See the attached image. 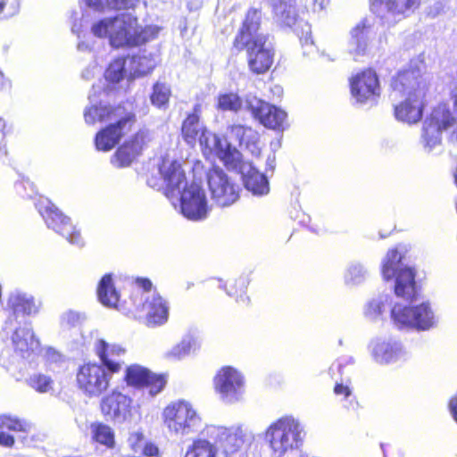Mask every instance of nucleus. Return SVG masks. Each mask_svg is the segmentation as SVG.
<instances>
[{
	"mask_svg": "<svg viewBox=\"0 0 457 457\" xmlns=\"http://www.w3.org/2000/svg\"><path fill=\"white\" fill-rule=\"evenodd\" d=\"M94 348L101 364L87 362L77 372L78 386L88 397H98L107 390L112 375L121 370L120 358L126 353L120 345H110L104 339H97Z\"/></svg>",
	"mask_w": 457,
	"mask_h": 457,
	"instance_id": "nucleus-1",
	"label": "nucleus"
},
{
	"mask_svg": "<svg viewBox=\"0 0 457 457\" xmlns=\"http://www.w3.org/2000/svg\"><path fill=\"white\" fill-rule=\"evenodd\" d=\"M390 97L397 101L404 100L395 105V116L403 122L409 124L418 122L423 112L422 99L425 96L426 82L420 70L411 69L401 71L393 79Z\"/></svg>",
	"mask_w": 457,
	"mask_h": 457,
	"instance_id": "nucleus-2",
	"label": "nucleus"
},
{
	"mask_svg": "<svg viewBox=\"0 0 457 457\" xmlns=\"http://www.w3.org/2000/svg\"><path fill=\"white\" fill-rule=\"evenodd\" d=\"M91 32L100 38L108 37L111 46L117 48L138 46L149 39L148 29H142L131 12L102 19L92 24Z\"/></svg>",
	"mask_w": 457,
	"mask_h": 457,
	"instance_id": "nucleus-3",
	"label": "nucleus"
},
{
	"mask_svg": "<svg viewBox=\"0 0 457 457\" xmlns=\"http://www.w3.org/2000/svg\"><path fill=\"white\" fill-rule=\"evenodd\" d=\"M451 100L453 103V112L447 104H440L435 107L430 116L423 124L422 143L428 151L433 150L441 144L442 134H447L451 142H457V83L451 90Z\"/></svg>",
	"mask_w": 457,
	"mask_h": 457,
	"instance_id": "nucleus-4",
	"label": "nucleus"
},
{
	"mask_svg": "<svg viewBox=\"0 0 457 457\" xmlns=\"http://www.w3.org/2000/svg\"><path fill=\"white\" fill-rule=\"evenodd\" d=\"M305 432L299 420L284 416L272 422L265 431V441L274 457H288L299 450Z\"/></svg>",
	"mask_w": 457,
	"mask_h": 457,
	"instance_id": "nucleus-5",
	"label": "nucleus"
},
{
	"mask_svg": "<svg viewBox=\"0 0 457 457\" xmlns=\"http://www.w3.org/2000/svg\"><path fill=\"white\" fill-rule=\"evenodd\" d=\"M381 274L386 281L394 282L396 296L413 300L418 295L414 270L403 262V254L397 248L387 252L382 260Z\"/></svg>",
	"mask_w": 457,
	"mask_h": 457,
	"instance_id": "nucleus-6",
	"label": "nucleus"
},
{
	"mask_svg": "<svg viewBox=\"0 0 457 457\" xmlns=\"http://www.w3.org/2000/svg\"><path fill=\"white\" fill-rule=\"evenodd\" d=\"M391 319L400 330L425 332L436 328L439 318L429 302L405 305L395 303L391 309Z\"/></svg>",
	"mask_w": 457,
	"mask_h": 457,
	"instance_id": "nucleus-7",
	"label": "nucleus"
},
{
	"mask_svg": "<svg viewBox=\"0 0 457 457\" xmlns=\"http://www.w3.org/2000/svg\"><path fill=\"white\" fill-rule=\"evenodd\" d=\"M162 420L170 434L186 437L202 432L203 420L192 403L185 400L170 403L162 411Z\"/></svg>",
	"mask_w": 457,
	"mask_h": 457,
	"instance_id": "nucleus-8",
	"label": "nucleus"
},
{
	"mask_svg": "<svg viewBox=\"0 0 457 457\" xmlns=\"http://www.w3.org/2000/svg\"><path fill=\"white\" fill-rule=\"evenodd\" d=\"M160 178L151 176L147 179L149 187L163 190L168 198H177L179 194L189 187L181 163L176 160L163 159L158 168Z\"/></svg>",
	"mask_w": 457,
	"mask_h": 457,
	"instance_id": "nucleus-9",
	"label": "nucleus"
},
{
	"mask_svg": "<svg viewBox=\"0 0 457 457\" xmlns=\"http://www.w3.org/2000/svg\"><path fill=\"white\" fill-rule=\"evenodd\" d=\"M245 36L234 39V47L238 51L245 50L250 71L255 74H263L273 63L274 49L268 36L255 37L254 40L242 41Z\"/></svg>",
	"mask_w": 457,
	"mask_h": 457,
	"instance_id": "nucleus-10",
	"label": "nucleus"
},
{
	"mask_svg": "<svg viewBox=\"0 0 457 457\" xmlns=\"http://www.w3.org/2000/svg\"><path fill=\"white\" fill-rule=\"evenodd\" d=\"M112 117L109 124L95 137V145L99 151L107 152L112 149L136 121L135 114L120 105L116 106Z\"/></svg>",
	"mask_w": 457,
	"mask_h": 457,
	"instance_id": "nucleus-11",
	"label": "nucleus"
},
{
	"mask_svg": "<svg viewBox=\"0 0 457 457\" xmlns=\"http://www.w3.org/2000/svg\"><path fill=\"white\" fill-rule=\"evenodd\" d=\"M35 205L49 228L66 238L70 244L78 247L83 246L79 231L47 198H40Z\"/></svg>",
	"mask_w": 457,
	"mask_h": 457,
	"instance_id": "nucleus-12",
	"label": "nucleus"
},
{
	"mask_svg": "<svg viewBox=\"0 0 457 457\" xmlns=\"http://www.w3.org/2000/svg\"><path fill=\"white\" fill-rule=\"evenodd\" d=\"M201 435L213 439L222 449L226 456L237 453L252 438V436L239 425L229 428L206 425L203 428Z\"/></svg>",
	"mask_w": 457,
	"mask_h": 457,
	"instance_id": "nucleus-13",
	"label": "nucleus"
},
{
	"mask_svg": "<svg viewBox=\"0 0 457 457\" xmlns=\"http://www.w3.org/2000/svg\"><path fill=\"white\" fill-rule=\"evenodd\" d=\"M137 285L142 289V310L145 312L148 326L165 323L169 317L167 302L155 291H152V282L148 278H137Z\"/></svg>",
	"mask_w": 457,
	"mask_h": 457,
	"instance_id": "nucleus-14",
	"label": "nucleus"
},
{
	"mask_svg": "<svg viewBox=\"0 0 457 457\" xmlns=\"http://www.w3.org/2000/svg\"><path fill=\"white\" fill-rule=\"evenodd\" d=\"M373 361L380 365H389L408 359L409 353L399 339L393 337L373 338L369 345Z\"/></svg>",
	"mask_w": 457,
	"mask_h": 457,
	"instance_id": "nucleus-15",
	"label": "nucleus"
},
{
	"mask_svg": "<svg viewBox=\"0 0 457 457\" xmlns=\"http://www.w3.org/2000/svg\"><path fill=\"white\" fill-rule=\"evenodd\" d=\"M215 390L220 399L228 403L240 401L245 394V378L232 367H223L214 378Z\"/></svg>",
	"mask_w": 457,
	"mask_h": 457,
	"instance_id": "nucleus-16",
	"label": "nucleus"
},
{
	"mask_svg": "<svg viewBox=\"0 0 457 457\" xmlns=\"http://www.w3.org/2000/svg\"><path fill=\"white\" fill-rule=\"evenodd\" d=\"M207 181L212 199L221 206L233 204L239 197V187L232 182L224 170L212 168L207 173Z\"/></svg>",
	"mask_w": 457,
	"mask_h": 457,
	"instance_id": "nucleus-17",
	"label": "nucleus"
},
{
	"mask_svg": "<svg viewBox=\"0 0 457 457\" xmlns=\"http://www.w3.org/2000/svg\"><path fill=\"white\" fill-rule=\"evenodd\" d=\"M181 213L188 220L198 221L206 219L207 200L202 187L192 182L179 194Z\"/></svg>",
	"mask_w": 457,
	"mask_h": 457,
	"instance_id": "nucleus-18",
	"label": "nucleus"
},
{
	"mask_svg": "<svg viewBox=\"0 0 457 457\" xmlns=\"http://www.w3.org/2000/svg\"><path fill=\"white\" fill-rule=\"evenodd\" d=\"M350 87L353 98L360 104L372 105L379 96L378 79L370 69L355 75Z\"/></svg>",
	"mask_w": 457,
	"mask_h": 457,
	"instance_id": "nucleus-19",
	"label": "nucleus"
},
{
	"mask_svg": "<svg viewBox=\"0 0 457 457\" xmlns=\"http://www.w3.org/2000/svg\"><path fill=\"white\" fill-rule=\"evenodd\" d=\"M247 108L253 117L265 127L273 129H284L287 113L280 108L271 105L256 96L246 98Z\"/></svg>",
	"mask_w": 457,
	"mask_h": 457,
	"instance_id": "nucleus-20",
	"label": "nucleus"
},
{
	"mask_svg": "<svg viewBox=\"0 0 457 457\" xmlns=\"http://www.w3.org/2000/svg\"><path fill=\"white\" fill-rule=\"evenodd\" d=\"M419 0H370V9L381 18L400 21L414 12Z\"/></svg>",
	"mask_w": 457,
	"mask_h": 457,
	"instance_id": "nucleus-21",
	"label": "nucleus"
},
{
	"mask_svg": "<svg viewBox=\"0 0 457 457\" xmlns=\"http://www.w3.org/2000/svg\"><path fill=\"white\" fill-rule=\"evenodd\" d=\"M130 397L120 392L113 391L101 401L102 413L117 423L129 420L131 417Z\"/></svg>",
	"mask_w": 457,
	"mask_h": 457,
	"instance_id": "nucleus-22",
	"label": "nucleus"
},
{
	"mask_svg": "<svg viewBox=\"0 0 457 457\" xmlns=\"http://www.w3.org/2000/svg\"><path fill=\"white\" fill-rule=\"evenodd\" d=\"M12 340L15 351L23 358H29L32 353L40 351L39 340L35 337L32 328L29 324L16 328Z\"/></svg>",
	"mask_w": 457,
	"mask_h": 457,
	"instance_id": "nucleus-23",
	"label": "nucleus"
},
{
	"mask_svg": "<svg viewBox=\"0 0 457 457\" xmlns=\"http://www.w3.org/2000/svg\"><path fill=\"white\" fill-rule=\"evenodd\" d=\"M241 176L245 187L253 195L262 196L270 192V184L265 174L260 172L253 164H245L241 168Z\"/></svg>",
	"mask_w": 457,
	"mask_h": 457,
	"instance_id": "nucleus-24",
	"label": "nucleus"
},
{
	"mask_svg": "<svg viewBox=\"0 0 457 457\" xmlns=\"http://www.w3.org/2000/svg\"><path fill=\"white\" fill-rule=\"evenodd\" d=\"M228 135L231 139H235L241 147L245 146L253 154H259L260 150L256 145L258 134L250 127L232 125L228 129Z\"/></svg>",
	"mask_w": 457,
	"mask_h": 457,
	"instance_id": "nucleus-25",
	"label": "nucleus"
},
{
	"mask_svg": "<svg viewBox=\"0 0 457 457\" xmlns=\"http://www.w3.org/2000/svg\"><path fill=\"white\" fill-rule=\"evenodd\" d=\"M267 3L278 21L287 27L295 24L297 12L294 0H267Z\"/></svg>",
	"mask_w": 457,
	"mask_h": 457,
	"instance_id": "nucleus-26",
	"label": "nucleus"
},
{
	"mask_svg": "<svg viewBox=\"0 0 457 457\" xmlns=\"http://www.w3.org/2000/svg\"><path fill=\"white\" fill-rule=\"evenodd\" d=\"M200 345L193 336L186 335L182 339L164 353V358L168 361H180L195 353Z\"/></svg>",
	"mask_w": 457,
	"mask_h": 457,
	"instance_id": "nucleus-27",
	"label": "nucleus"
},
{
	"mask_svg": "<svg viewBox=\"0 0 457 457\" xmlns=\"http://www.w3.org/2000/svg\"><path fill=\"white\" fill-rule=\"evenodd\" d=\"M129 76L137 77L151 72L156 65V60L151 53L145 50L138 54L129 56Z\"/></svg>",
	"mask_w": 457,
	"mask_h": 457,
	"instance_id": "nucleus-28",
	"label": "nucleus"
},
{
	"mask_svg": "<svg viewBox=\"0 0 457 457\" xmlns=\"http://www.w3.org/2000/svg\"><path fill=\"white\" fill-rule=\"evenodd\" d=\"M261 18V11L257 9L249 10L243 23V26L235 38H239L241 37V36H245V38L244 37L242 40L244 42L245 40H254L255 37L267 36L266 34L260 32Z\"/></svg>",
	"mask_w": 457,
	"mask_h": 457,
	"instance_id": "nucleus-29",
	"label": "nucleus"
},
{
	"mask_svg": "<svg viewBox=\"0 0 457 457\" xmlns=\"http://www.w3.org/2000/svg\"><path fill=\"white\" fill-rule=\"evenodd\" d=\"M9 305L14 313L31 315L37 312L33 296L22 292H13L9 297Z\"/></svg>",
	"mask_w": 457,
	"mask_h": 457,
	"instance_id": "nucleus-30",
	"label": "nucleus"
},
{
	"mask_svg": "<svg viewBox=\"0 0 457 457\" xmlns=\"http://www.w3.org/2000/svg\"><path fill=\"white\" fill-rule=\"evenodd\" d=\"M97 296L102 304L115 308L119 301V294L116 291L111 274L104 275L97 287Z\"/></svg>",
	"mask_w": 457,
	"mask_h": 457,
	"instance_id": "nucleus-31",
	"label": "nucleus"
},
{
	"mask_svg": "<svg viewBox=\"0 0 457 457\" xmlns=\"http://www.w3.org/2000/svg\"><path fill=\"white\" fill-rule=\"evenodd\" d=\"M90 433L93 441L108 449L115 447V434L113 429L103 422H94L90 425Z\"/></svg>",
	"mask_w": 457,
	"mask_h": 457,
	"instance_id": "nucleus-32",
	"label": "nucleus"
},
{
	"mask_svg": "<svg viewBox=\"0 0 457 457\" xmlns=\"http://www.w3.org/2000/svg\"><path fill=\"white\" fill-rule=\"evenodd\" d=\"M86 4L97 11L134 10L140 0H84Z\"/></svg>",
	"mask_w": 457,
	"mask_h": 457,
	"instance_id": "nucleus-33",
	"label": "nucleus"
},
{
	"mask_svg": "<svg viewBox=\"0 0 457 457\" xmlns=\"http://www.w3.org/2000/svg\"><path fill=\"white\" fill-rule=\"evenodd\" d=\"M207 438L200 434L188 446L185 457H216V447Z\"/></svg>",
	"mask_w": 457,
	"mask_h": 457,
	"instance_id": "nucleus-34",
	"label": "nucleus"
},
{
	"mask_svg": "<svg viewBox=\"0 0 457 457\" xmlns=\"http://www.w3.org/2000/svg\"><path fill=\"white\" fill-rule=\"evenodd\" d=\"M116 107H111L102 104H92L87 107L84 112L85 121L87 124H94L96 121L107 122L112 119V114Z\"/></svg>",
	"mask_w": 457,
	"mask_h": 457,
	"instance_id": "nucleus-35",
	"label": "nucleus"
},
{
	"mask_svg": "<svg viewBox=\"0 0 457 457\" xmlns=\"http://www.w3.org/2000/svg\"><path fill=\"white\" fill-rule=\"evenodd\" d=\"M368 270L358 262H350L344 272V281L348 287L362 284L368 278Z\"/></svg>",
	"mask_w": 457,
	"mask_h": 457,
	"instance_id": "nucleus-36",
	"label": "nucleus"
},
{
	"mask_svg": "<svg viewBox=\"0 0 457 457\" xmlns=\"http://www.w3.org/2000/svg\"><path fill=\"white\" fill-rule=\"evenodd\" d=\"M127 75H129V65L127 58L119 57L112 61L104 72L105 79L112 83H118Z\"/></svg>",
	"mask_w": 457,
	"mask_h": 457,
	"instance_id": "nucleus-37",
	"label": "nucleus"
},
{
	"mask_svg": "<svg viewBox=\"0 0 457 457\" xmlns=\"http://www.w3.org/2000/svg\"><path fill=\"white\" fill-rule=\"evenodd\" d=\"M205 129L199 122V117L196 114H189L182 124V136L185 141L193 145L196 140L199 139V136L202 132H204Z\"/></svg>",
	"mask_w": 457,
	"mask_h": 457,
	"instance_id": "nucleus-38",
	"label": "nucleus"
},
{
	"mask_svg": "<svg viewBox=\"0 0 457 457\" xmlns=\"http://www.w3.org/2000/svg\"><path fill=\"white\" fill-rule=\"evenodd\" d=\"M224 164L229 170H237L241 174V168L245 164H251V162H246L242 161V154L239 151H237L235 147H231L230 144L228 143V146L223 147L222 150H220V153L217 155Z\"/></svg>",
	"mask_w": 457,
	"mask_h": 457,
	"instance_id": "nucleus-39",
	"label": "nucleus"
},
{
	"mask_svg": "<svg viewBox=\"0 0 457 457\" xmlns=\"http://www.w3.org/2000/svg\"><path fill=\"white\" fill-rule=\"evenodd\" d=\"M390 304L391 297L388 295H379L366 304L364 314L368 319L377 320Z\"/></svg>",
	"mask_w": 457,
	"mask_h": 457,
	"instance_id": "nucleus-40",
	"label": "nucleus"
},
{
	"mask_svg": "<svg viewBox=\"0 0 457 457\" xmlns=\"http://www.w3.org/2000/svg\"><path fill=\"white\" fill-rule=\"evenodd\" d=\"M370 27L366 25V21L360 22L351 30L350 44L357 54H362L365 52Z\"/></svg>",
	"mask_w": 457,
	"mask_h": 457,
	"instance_id": "nucleus-41",
	"label": "nucleus"
},
{
	"mask_svg": "<svg viewBox=\"0 0 457 457\" xmlns=\"http://www.w3.org/2000/svg\"><path fill=\"white\" fill-rule=\"evenodd\" d=\"M154 374L140 365H131L126 369L125 380L128 385L145 386Z\"/></svg>",
	"mask_w": 457,
	"mask_h": 457,
	"instance_id": "nucleus-42",
	"label": "nucleus"
},
{
	"mask_svg": "<svg viewBox=\"0 0 457 457\" xmlns=\"http://www.w3.org/2000/svg\"><path fill=\"white\" fill-rule=\"evenodd\" d=\"M199 144L209 153H214L216 155L222 150L223 147L228 146V142L225 139L220 138L216 134H213L208 130H204L199 136Z\"/></svg>",
	"mask_w": 457,
	"mask_h": 457,
	"instance_id": "nucleus-43",
	"label": "nucleus"
},
{
	"mask_svg": "<svg viewBox=\"0 0 457 457\" xmlns=\"http://www.w3.org/2000/svg\"><path fill=\"white\" fill-rule=\"evenodd\" d=\"M170 89L165 83L156 82L150 96L151 103L159 109H166L169 105Z\"/></svg>",
	"mask_w": 457,
	"mask_h": 457,
	"instance_id": "nucleus-44",
	"label": "nucleus"
},
{
	"mask_svg": "<svg viewBox=\"0 0 457 457\" xmlns=\"http://www.w3.org/2000/svg\"><path fill=\"white\" fill-rule=\"evenodd\" d=\"M0 428H7L14 432H27L29 428V423L10 414L0 415Z\"/></svg>",
	"mask_w": 457,
	"mask_h": 457,
	"instance_id": "nucleus-45",
	"label": "nucleus"
},
{
	"mask_svg": "<svg viewBox=\"0 0 457 457\" xmlns=\"http://www.w3.org/2000/svg\"><path fill=\"white\" fill-rule=\"evenodd\" d=\"M217 107L224 112H237L242 107V100L234 93L220 94L218 96Z\"/></svg>",
	"mask_w": 457,
	"mask_h": 457,
	"instance_id": "nucleus-46",
	"label": "nucleus"
},
{
	"mask_svg": "<svg viewBox=\"0 0 457 457\" xmlns=\"http://www.w3.org/2000/svg\"><path fill=\"white\" fill-rule=\"evenodd\" d=\"M137 156V154L124 143L112 156V163L116 167H126L129 166Z\"/></svg>",
	"mask_w": 457,
	"mask_h": 457,
	"instance_id": "nucleus-47",
	"label": "nucleus"
},
{
	"mask_svg": "<svg viewBox=\"0 0 457 457\" xmlns=\"http://www.w3.org/2000/svg\"><path fill=\"white\" fill-rule=\"evenodd\" d=\"M151 139L152 134L150 130L142 129L125 143L138 155Z\"/></svg>",
	"mask_w": 457,
	"mask_h": 457,
	"instance_id": "nucleus-48",
	"label": "nucleus"
},
{
	"mask_svg": "<svg viewBox=\"0 0 457 457\" xmlns=\"http://www.w3.org/2000/svg\"><path fill=\"white\" fill-rule=\"evenodd\" d=\"M151 139L152 134L150 130L142 129L125 143L138 155Z\"/></svg>",
	"mask_w": 457,
	"mask_h": 457,
	"instance_id": "nucleus-49",
	"label": "nucleus"
},
{
	"mask_svg": "<svg viewBox=\"0 0 457 457\" xmlns=\"http://www.w3.org/2000/svg\"><path fill=\"white\" fill-rule=\"evenodd\" d=\"M29 385L39 393H47L53 388V380L44 374H34L28 379Z\"/></svg>",
	"mask_w": 457,
	"mask_h": 457,
	"instance_id": "nucleus-50",
	"label": "nucleus"
},
{
	"mask_svg": "<svg viewBox=\"0 0 457 457\" xmlns=\"http://www.w3.org/2000/svg\"><path fill=\"white\" fill-rule=\"evenodd\" d=\"M20 0H0V15L9 18L19 11Z\"/></svg>",
	"mask_w": 457,
	"mask_h": 457,
	"instance_id": "nucleus-51",
	"label": "nucleus"
},
{
	"mask_svg": "<svg viewBox=\"0 0 457 457\" xmlns=\"http://www.w3.org/2000/svg\"><path fill=\"white\" fill-rule=\"evenodd\" d=\"M164 386H165L164 378L162 377L157 376L155 374H154L151 377V379L149 380V382H147L145 385V386H146L148 388L149 395H151L152 396H154L157 394H159L163 389Z\"/></svg>",
	"mask_w": 457,
	"mask_h": 457,
	"instance_id": "nucleus-52",
	"label": "nucleus"
},
{
	"mask_svg": "<svg viewBox=\"0 0 457 457\" xmlns=\"http://www.w3.org/2000/svg\"><path fill=\"white\" fill-rule=\"evenodd\" d=\"M16 189L23 196L32 197L35 193L34 185L29 179H23L16 184Z\"/></svg>",
	"mask_w": 457,
	"mask_h": 457,
	"instance_id": "nucleus-53",
	"label": "nucleus"
},
{
	"mask_svg": "<svg viewBox=\"0 0 457 457\" xmlns=\"http://www.w3.org/2000/svg\"><path fill=\"white\" fill-rule=\"evenodd\" d=\"M101 73V69L99 68V65L95 61L92 63H90L85 70H83L81 73L82 79L86 80L92 79L96 75Z\"/></svg>",
	"mask_w": 457,
	"mask_h": 457,
	"instance_id": "nucleus-54",
	"label": "nucleus"
},
{
	"mask_svg": "<svg viewBox=\"0 0 457 457\" xmlns=\"http://www.w3.org/2000/svg\"><path fill=\"white\" fill-rule=\"evenodd\" d=\"M79 313L73 311H69L62 315V320L70 326H74L77 322H79Z\"/></svg>",
	"mask_w": 457,
	"mask_h": 457,
	"instance_id": "nucleus-55",
	"label": "nucleus"
},
{
	"mask_svg": "<svg viewBox=\"0 0 457 457\" xmlns=\"http://www.w3.org/2000/svg\"><path fill=\"white\" fill-rule=\"evenodd\" d=\"M6 128V122L5 120L0 117V160L6 155L7 151L4 144H2V142L4 139L5 132L4 129Z\"/></svg>",
	"mask_w": 457,
	"mask_h": 457,
	"instance_id": "nucleus-56",
	"label": "nucleus"
},
{
	"mask_svg": "<svg viewBox=\"0 0 457 457\" xmlns=\"http://www.w3.org/2000/svg\"><path fill=\"white\" fill-rule=\"evenodd\" d=\"M15 443L14 436L4 432L0 431V445L7 448H11L13 446Z\"/></svg>",
	"mask_w": 457,
	"mask_h": 457,
	"instance_id": "nucleus-57",
	"label": "nucleus"
},
{
	"mask_svg": "<svg viewBox=\"0 0 457 457\" xmlns=\"http://www.w3.org/2000/svg\"><path fill=\"white\" fill-rule=\"evenodd\" d=\"M334 393L337 395H344L345 399H347L352 395V390L348 386H345L342 383H337L334 387Z\"/></svg>",
	"mask_w": 457,
	"mask_h": 457,
	"instance_id": "nucleus-58",
	"label": "nucleus"
},
{
	"mask_svg": "<svg viewBox=\"0 0 457 457\" xmlns=\"http://www.w3.org/2000/svg\"><path fill=\"white\" fill-rule=\"evenodd\" d=\"M143 439V434L140 432H134L130 434L128 443L132 450L137 452V444Z\"/></svg>",
	"mask_w": 457,
	"mask_h": 457,
	"instance_id": "nucleus-59",
	"label": "nucleus"
},
{
	"mask_svg": "<svg viewBox=\"0 0 457 457\" xmlns=\"http://www.w3.org/2000/svg\"><path fill=\"white\" fill-rule=\"evenodd\" d=\"M45 357L46 361L50 362H58L62 359V355L51 347H48L46 350Z\"/></svg>",
	"mask_w": 457,
	"mask_h": 457,
	"instance_id": "nucleus-60",
	"label": "nucleus"
},
{
	"mask_svg": "<svg viewBox=\"0 0 457 457\" xmlns=\"http://www.w3.org/2000/svg\"><path fill=\"white\" fill-rule=\"evenodd\" d=\"M143 453L148 457H154L158 455L159 448L153 443H147L143 448Z\"/></svg>",
	"mask_w": 457,
	"mask_h": 457,
	"instance_id": "nucleus-61",
	"label": "nucleus"
},
{
	"mask_svg": "<svg viewBox=\"0 0 457 457\" xmlns=\"http://www.w3.org/2000/svg\"><path fill=\"white\" fill-rule=\"evenodd\" d=\"M449 408L454 420L457 422V392L456 395L451 399L449 403Z\"/></svg>",
	"mask_w": 457,
	"mask_h": 457,
	"instance_id": "nucleus-62",
	"label": "nucleus"
},
{
	"mask_svg": "<svg viewBox=\"0 0 457 457\" xmlns=\"http://www.w3.org/2000/svg\"><path fill=\"white\" fill-rule=\"evenodd\" d=\"M77 48L80 52L91 51L92 46L89 42L87 41H79L78 43Z\"/></svg>",
	"mask_w": 457,
	"mask_h": 457,
	"instance_id": "nucleus-63",
	"label": "nucleus"
},
{
	"mask_svg": "<svg viewBox=\"0 0 457 457\" xmlns=\"http://www.w3.org/2000/svg\"><path fill=\"white\" fill-rule=\"evenodd\" d=\"M266 165H267V170H270L272 171L274 170V168H275V155L274 154L270 155L267 158Z\"/></svg>",
	"mask_w": 457,
	"mask_h": 457,
	"instance_id": "nucleus-64",
	"label": "nucleus"
}]
</instances>
